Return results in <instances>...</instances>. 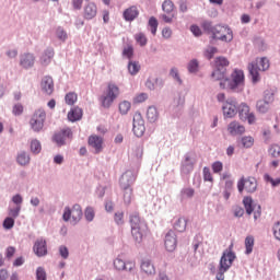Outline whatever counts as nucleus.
<instances>
[{
	"mask_svg": "<svg viewBox=\"0 0 280 280\" xmlns=\"http://www.w3.org/2000/svg\"><path fill=\"white\" fill-rule=\"evenodd\" d=\"M201 27L205 32H208V34H212L213 38L217 40H222L223 43H231V40H233V30L228 25L218 24L213 26L211 22L205 21Z\"/></svg>",
	"mask_w": 280,
	"mask_h": 280,
	"instance_id": "f257e3e1",
	"label": "nucleus"
},
{
	"mask_svg": "<svg viewBox=\"0 0 280 280\" xmlns=\"http://www.w3.org/2000/svg\"><path fill=\"white\" fill-rule=\"evenodd\" d=\"M245 86V75L244 71L240 69H234L231 74V80L225 79L224 82H220L221 89H229L230 91H234V93H241L244 91Z\"/></svg>",
	"mask_w": 280,
	"mask_h": 280,
	"instance_id": "f03ea898",
	"label": "nucleus"
},
{
	"mask_svg": "<svg viewBox=\"0 0 280 280\" xmlns=\"http://www.w3.org/2000/svg\"><path fill=\"white\" fill-rule=\"evenodd\" d=\"M130 224L132 237H135L136 242H141L143 240V235L148 233V224L141 220L139 213L130 215Z\"/></svg>",
	"mask_w": 280,
	"mask_h": 280,
	"instance_id": "7ed1b4c3",
	"label": "nucleus"
},
{
	"mask_svg": "<svg viewBox=\"0 0 280 280\" xmlns=\"http://www.w3.org/2000/svg\"><path fill=\"white\" fill-rule=\"evenodd\" d=\"M135 183V175L132 172H126L120 177V187L124 191L122 194V200L125 205L128 207L130 206V202H132V184Z\"/></svg>",
	"mask_w": 280,
	"mask_h": 280,
	"instance_id": "20e7f679",
	"label": "nucleus"
},
{
	"mask_svg": "<svg viewBox=\"0 0 280 280\" xmlns=\"http://www.w3.org/2000/svg\"><path fill=\"white\" fill-rule=\"evenodd\" d=\"M119 93H120L119 86H117V84L113 82H109L107 84L106 91L100 97V102L103 108H110L115 100L119 97Z\"/></svg>",
	"mask_w": 280,
	"mask_h": 280,
	"instance_id": "39448f33",
	"label": "nucleus"
},
{
	"mask_svg": "<svg viewBox=\"0 0 280 280\" xmlns=\"http://www.w3.org/2000/svg\"><path fill=\"white\" fill-rule=\"evenodd\" d=\"M270 69V60L266 57L257 58L255 62L249 63L248 71L252 75L253 82H259V71H268Z\"/></svg>",
	"mask_w": 280,
	"mask_h": 280,
	"instance_id": "423d86ee",
	"label": "nucleus"
},
{
	"mask_svg": "<svg viewBox=\"0 0 280 280\" xmlns=\"http://www.w3.org/2000/svg\"><path fill=\"white\" fill-rule=\"evenodd\" d=\"M233 261H235V254L231 249L224 250L220 259L219 271L215 276L217 280H224V275L233 266Z\"/></svg>",
	"mask_w": 280,
	"mask_h": 280,
	"instance_id": "0eeeda50",
	"label": "nucleus"
},
{
	"mask_svg": "<svg viewBox=\"0 0 280 280\" xmlns=\"http://www.w3.org/2000/svg\"><path fill=\"white\" fill-rule=\"evenodd\" d=\"M45 119H47V113L44 109H36L30 120L32 130L40 132L45 126Z\"/></svg>",
	"mask_w": 280,
	"mask_h": 280,
	"instance_id": "6e6552de",
	"label": "nucleus"
},
{
	"mask_svg": "<svg viewBox=\"0 0 280 280\" xmlns=\"http://www.w3.org/2000/svg\"><path fill=\"white\" fill-rule=\"evenodd\" d=\"M65 222H69L72 218V222L78 224L82 220V207L80 205H74L71 208L66 207L62 215Z\"/></svg>",
	"mask_w": 280,
	"mask_h": 280,
	"instance_id": "1a4fd4ad",
	"label": "nucleus"
},
{
	"mask_svg": "<svg viewBox=\"0 0 280 280\" xmlns=\"http://www.w3.org/2000/svg\"><path fill=\"white\" fill-rule=\"evenodd\" d=\"M237 189L242 194L245 189L247 194H255L257 191V179L255 177H242L237 182Z\"/></svg>",
	"mask_w": 280,
	"mask_h": 280,
	"instance_id": "9d476101",
	"label": "nucleus"
},
{
	"mask_svg": "<svg viewBox=\"0 0 280 280\" xmlns=\"http://www.w3.org/2000/svg\"><path fill=\"white\" fill-rule=\"evenodd\" d=\"M272 102H275V94H272L270 91H266L264 98L257 101L256 110L261 114L267 113L270 110V104H272Z\"/></svg>",
	"mask_w": 280,
	"mask_h": 280,
	"instance_id": "9b49d317",
	"label": "nucleus"
},
{
	"mask_svg": "<svg viewBox=\"0 0 280 280\" xmlns=\"http://www.w3.org/2000/svg\"><path fill=\"white\" fill-rule=\"evenodd\" d=\"M162 10L165 14L161 15L162 21L164 23H173L174 19H176V12H174V2L172 0H165L162 3Z\"/></svg>",
	"mask_w": 280,
	"mask_h": 280,
	"instance_id": "f8f14e48",
	"label": "nucleus"
},
{
	"mask_svg": "<svg viewBox=\"0 0 280 280\" xmlns=\"http://www.w3.org/2000/svg\"><path fill=\"white\" fill-rule=\"evenodd\" d=\"M132 131L137 137H143L145 135V120H143V116L139 112H136L133 115Z\"/></svg>",
	"mask_w": 280,
	"mask_h": 280,
	"instance_id": "ddd939ff",
	"label": "nucleus"
},
{
	"mask_svg": "<svg viewBox=\"0 0 280 280\" xmlns=\"http://www.w3.org/2000/svg\"><path fill=\"white\" fill-rule=\"evenodd\" d=\"M223 116L226 119H233L237 115V101L235 98H229L222 106Z\"/></svg>",
	"mask_w": 280,
	"mask_h": 280,
	"instance_id": "4468645a",
	"label": "nucleus"
},
{
	"mask_svg": "<svg viewBox=\"0 0 280 280\" xmlns=\"http://www.w3.org/2000/svg\"><path fill=\"white\" fill-rule=\"evenodd\" d=\"M178 246V238L176 237V232L170 230L164 237V248L167 253H174Z\"/></svg>",
	"mask_w": 280,
	"mask_h": 280,
	"instance_id": "2eb2a0df",
	"label": "nucleus"
},
{
	"mask_svg": "<svg viewBox=\"0 0 280 280\" xmlns=\"http://www.w3.org/2000/svg\"><path fill=\"white\" fill-rule=\"evenodd\" d=\"M67 139L71 141L73 139V131H71V128L67 127L61 129L59 132L55 133L54 141L57 143V145H65L67 143Z\"/></svg>",
	"mask_w": 280,
	"mask_h": 280,
	"instance_id": "dca6fc26",
	"label": "nucleus"
},
{
	"mask_svg": "<svg viewBox=\"0 0 280 280\" xmlns=\"http://www.w3.org/2000/svg\"><path fill=\"white\" fill-rule=\"evenodd\" d=\"M88 144L93 148L95 154H100L104 150V138L97 135H91L88 139Z\"/></svg>",
	"mask_w": 280,
	"mask_h": 280,
	"instance_id": "f3484780",
	"label": "nucleus"
},
{
	"mask_svg": "<svg viewBox=\"0 0 280 280\" xmlns=\"http://www.w3.org/2000/svg\"><path fill=\"white\" fill-rule=\"evenodd\" d=\"M36 62V56L31 52H24L20 55V67L22 69H32Z\"/></svg>",
	"mask_w": 280,
	"mask_h": 280,
	"instance_id": "a211bd4d",
	"label": "nucleus"
},
{
	"mask_svg": "<svg viewBox=\"0 0 280 280\" xmlns=\"http://www.w3.org/2000/svg\"><path fill=\"white\" fill-rule=\"evenodd\" d=\"M228 132L232 137H240V136L244 135V132H246V127H244V125L240 124L238 121L234 120L229 124Z\"/></svg>",
	"mask_w": 280,
	"mask_h": 280,
	"instance_id": "6ab92c4d",
	"label": "nucleus"
},
{
	"mask_svg": "<svg viewBox=\"0 0 280 280\" xmlns=\"http://www.w3.org/2000/svg\"><path fill=\"white\" fill-rule=\"evenodd\" d=\"M33 252L37 257H45L47 255V241L38 238L33 246Z\"/></svg>",
	"mask_w": 280,
	"mask_h": 280,
	"instance_id": "aec40b11",
	"label": "nucleus"
},
{
	"mask_svg": "<svg viewBox=\"0 0 280 280\" xmlns=\"http://www.w3.org/2000/svg\"><path fill=\"white\" fill-rule=\"evenodd\" d=\"M140 270L148 277H152V275H156V268L154 267V264H152V260L150 259H142L140 264Z\"/></svg>",
	"mask_w": 280,
	"mask_h": 280,
	"instance_id": "412c9836",
	"label": "nucleus"
},
{
	"mask_svg": "<svg viewBox=\"0 0 280 280\" xmlns=\"http://www.w3.org/2000/svg\"><path fill=\"white\" fill-rule=\"evenodd\" d=\"M97 16V5L93 2L88 3L83 9V19L91 21Z\"/></svg>",
	"mask_w": 280,
	"mask_h": 280,
	"instance_id": "4be33fe9",
	"label": "nucleus"
},
{
	"mask_svg": "<svg viewBox=\"0 0 280 280\" xmlns=\"http://www.w3.org/2000/svg\"><path fill=\"white\" fill-rule=\"evenodd\" d=\"M42 91L46 95H51L54 93V79L51 77H44L42 80Z\"/></svg>",
	"mask_w": 280,
	"mask_h": 280,
	"instance_id": "5701e85b",
	"label": "nucleus"
},
{
	"mask_svg": "<svg viewBox=\"0 0 280 280\" xmlns=\"http://www.w3.org/2000/svg\"><path fill=\"white\" fill-rule=\"evenodd\" d=\"M122 16L125 21H135V19L139 16V9L137 8V5H131L124 11Z\"/></svg>",
	"mask_w": 280,
	"mask_h": 280,
	"instance_id": "b1692460",
	"label": "nucleus"
},
{
	"mask_svg": "<svg viewBox=\"0 0 280 280\" xmlns=\"http://www.w3.org/2000/svg\"><path fill=\"white\" fill-rule=\"evenodd\" d=\"M194 165H196V160L191 159L189 155H186L182 165V172H184V174H191V172H194Z\"/></svg>",
	"mask_w": 280,
	"mask_h": 280,
	"instance_id": "393cba45",
	"label": "nucleus"
},
{
	"mask_svg": "<svg viewBox=\"0 0 280 280\" xmlns=\"http://www.w3.org/2000/svg\"><path fill=\"white\" fill-rule=\"evenodd\" d=\"M187 218L185 217H179L173 225V229L177 231V233H185L187 231Z\"/></svg>",
	"mask_w": 280,
	"mask_h": 280,
	"instance_id": "a878e982",
	"label": "nucleus"
},
{
	"mask_svg": "<svg viewBox=\"0 0 280 280\" xmlns=\"http://www.w3.org/2000/svg\"><path fill=\"white\" fill-rule=\"evenodd\" d=\"M54 56L55 52L52 48L46 49L39 59L40 65H43V67H47V65L51 62V58H54Z\"/></svg>",
	"mask_w": 280,
	"mask_h": 280,
	"instance_id": "bb28decb",
	"label": "nucleus"
},
{
	"mask_svg": "<svg viewBox=\"0 0 280 280\" xmlns=\"http://www.w3.org/2000/svg\"><path fill=\"white\" fill-rule=\"evenodd\" d=\"M68 119L69 121H80L82 119V108L80 107H73L68 113Z\"/></svg>",
	"mask_w": 280,
	"mask_h": 280,
	"instance_id": "cd10ccee",
	"label": "nucleus"
},
{
	"mask_svg": "<svg viewBox=\"0 0 280 280\" xmlns=\"http://www.w3.org/2000/svg\"><path fill=\"white\" fill-rule=\"evenodd\" d=\"M211 78L214 79L215 81L219 80L221 82H224V80H229V78H226V69H221V68H215L211 74Z\"/></svg>",
	"mask_w": 280,
	"mask_h": 280,
	"instance_id": "c85d7f7f",
	"label": "nucleus"
},
{
	"mask_svg": "<svg viewBox=\"0 0 280 280\" xmlns=\"http://www.w3.org/2000/svg\"><path fill=\"white\" fill-rule=\"evenodd\" d=\"M238 117L240 119H246L248 117V115L252 113L250 112V106H248L246 103H242L240 106H238Z\"/></svg>",
	"mask_w": 280,
	"mask_h": 280,
	"instance_id": "c756f323",
	"label": "nucleus"
},
{
	"mask_svg": "<svg viewBox=\"0 0 280 280\" xmlns=\"http://www.w3.org/2000/svg\"><path fill=\"white\" fill-rule=\"evenodd\" d=\"M16 161L19 165H22V166L30 165V161H31L30 154H27L25 151H22L18 154Z\"/></svg>",
	"mask_w": 280,
	"mask_h": 280,
	"instance_id": "7c9ffc66",
	"label": "nucleus"
},
{
	"mask_svg": "<svg viewBox=\"0 0 280 280\" xmlns=\"http://www.w3.org/2000/svg\"><path fill=\"white\" fill-rule=\"evenodd\" d=\"M147 119L149 121L154 122L156 119H159V110H156V107L150 106L147 110Z\"/></svg>",
	"mask_w": 280,
	"mask_h": 280,
	"instance_id": "2f4dec72",
	"label": "nucleus"
},
{
	"mask_svg": "<svg viewBox=\"0 0 280 280\" xmlns=\"http://www.w3.org/2000/svg\"><path fill=\"white\" fill-rule=\"evenodd\" d=\"M230 62L226 57H217L214 60V67L215 69H226L229 67Z\"/></svg>",
	"mask_w": 280,
	"mask_h": 280,
	"instance_id": "473e14b6",
	"label": "nucleus"
},
{
	"mask_svg": "<svg viewBox=\"0 0 280 280\" xmlns=\"http://www.w3.org/2000/svg\"><path fill=\"white\" fill-rule=\"evenodd\" d=\"M130 108H132V105L128 101H122L118 105V110L120 115H128V113L130 112Z\"/></svg>",
	"mask_w": 280,
	"mask_h": 280,
	"instance_id": "72a5a7b5",
	"label": "nucleus"
},
{
	"mask_svg": "<svg viewBox=\"0 0 280 280\" xmlns=\"http://www.w3.org/2000/svg\"><path fill=\"white\" fill-rule=\"evenodd\" d=\"M243 205L245 207L247 215H250V213H253V211H255V208L253 207V198L245 197L243 199Z\"/></svg>",
	"mask_w": 280,
	"mask_h": 280,
	"instance_id": "f704fd0d",
	"label": "nucleus"
},
{
	"mask_svg": "<svg viewBox=\"0 0 280 280\" xmlns=\"http://www.w3.org/2000/svg\"><path fill=\"white\" fill-rule=\"evenodd\" d=\"M242 148H253L255 145V138L250 136H245L241 138Z\"/></svg>",
	"mask_w": 280,
	"mask_h": 280,
	"instance_id": "c9c22d12",
	"label": "nucleus"
},
{
	"mask_svg": "<svg viewBox=\"0 0 280 280\" xmlns=\"http://www.w3.org/2000/svg\"><path fill=\"white\" fill-rule=\"evenodd\" d=\"M65 102L68 106H73L78 102V94L74 92H69L65 96Z\"/></svg>",
	"mask_w": 280,
	"mask_h": 280,
	"instance_id": "e433bc0d",
	"label": "nucleus"
},
{
	"mask_svg": "<svg viewBox=\"0 0 280 280\" xmlns=\"http://www.w3.org/2000/svg\"><path fill=\"white\" fill-rule=\"evenodd\" d=\"M128 71L131 75H137V73L141 71V66L137 61H129Z\"/></svg>",
	"mask_w": 280,
	"mask_h": 280,
	"instance_id": "4c0bfd02",
	"label": "nucleus"
},
{
	"mask_svg": "<svg viewBox=\"0 0 280 280\" xmlns=\"http://www.w3.org/2000/svg\"><path fill=\"white\" fill-rule=\"evenodd\" d=\"M149 27H150V32L153 36H156V30H159V20H156V18L151 16L149 19Z\"/></svg>",
	"mask_w": 280,
	"mask_h": 280,
	"instance_id": "58836bf2",
	"label": "nucleus"
},
{
	"mask_svg": "<svg viewBox=\"0 0 280 280\" xmlns=\"http://www.w3.org/2000/svg\"><path fill=\"white\" fill-rule=\"evenodd\" d=\"M254 246H255V238L253 236H247L245 238L246 255H250V253H253Z\"/></svg>",
	"mask_w": 280,
	"mask_h": 280,
	"instance_id": "ea45409f",
	"label": "nucleus"
},
{
	"mask_svg": "<svg viewBox=\"0 0 280 280\" xmlns=\"http://www.w3.org/2000/svg\"><path fill=\"white\" fill-rule=\"evenodd\" d=\"M125 272H130L131 275H135L137 272V262L135 260H128L125 262Z\"/></svg>",
	"mask_w": 280,
	"mask_h": 280,
	"instance_id": "a19ab883",
	"label": "nucleus"
},
{
	"mask_svg": "<svg viewBox=\"0 0 280 280\" xmlns=\"http://www.w3.org/2000/svg\"><path fill=\"white\" fill-rule=\"evenodd\" d=\"M42 150L43 147L40 145V141L36 139L31 141V152H33V154H40Z\"/></svg>",
	"mask_w": 280,
	"mask_h": 280,
	"instance_id": "79ce46f5",
	"label": "nucleus"
},
{
	"mask_svg": "<svg viewBox=\"0 0 280 280\" xmlns=\"http://www.w3.org/2000/svg\"><path fill=\"white\" fill-rule=\"evenodd\" d=\"M136 42L141 46L145 47L148 45V37H145V34L143 33H138L135 35Z\"/></svg>",
	"mask_w": 280,
	"mask_h": 280,
	"instance_id": "37998d69",
	"label": "nucleus"
},
{
	"mask_svg": "<svg viewBox=\"0 0 280 280\" xmlns=\"http://www.w3.org/2000/svg\"><path fill=\"white\" fill-rule=\"evenodd\" d=\"M213 174H220L224 170V164L221 161H215L211 165Z\"/></svg>",
	"mask_w": 280,
	"mask_h": 280,
	"instance_id": "c03bdc74",
	"label": "nucleus"
},
{
	"mask_svg": "<svg viewBox=\"0 0 280 280\" xmlns=\"http://www.w3.org/2000/svg\"><path fill=\"white\" fill-rule=\"evenodd\" d=\"M203 180L208 183H213V175L211 174V170L208 166L203 167Z\"/></svg>",
	"mask_w": 280,
	"mask_h": 280,
	"instance_id": "a18cd8bd",
	"label": "nucleus"
},
{
	"mask_svg": "<svg viewBox=\"0 0 280 280\" xmlns=\"http://www.w3.org/2000/svg\"><path fill=\"white\" fill-rule=\"evenodd\" d=\"M95 218V210L92 207H88L85 209V220H88V222H93Z\"/></svg>",
	"mask_w": 280,
	"mask_h": 280,
	"instance_id": "49530a36",
	"label": "nucleus"
},
{
	"mask_svg": "<svg viewBox=\"0 0 280 280\" xmlns=\"http://www.w3.org/2000/svg\"><path fill=\"white\" fill-rule=\"evenodd\" d=\"M269 153L273 159H278L280 156V145L279 144H272L269 149Z\"/></svg>",
	"mask_w": 280,
	"mask_h": 280,
	"instance_id": "de8ad7c7",
	"label": "nucleus"
},
{
	"mask_svg": "<svg viewBox=\"0 0 280 280\" xmlns=\"http://www.w3.org/2000/svg\"><path fill=\"white\" fill-rule=\"evenodd\" d=\"M36 279L37 280H47V272L45 271V268H43V267L37 268Z\"/></svg>",
	"mask_w": 280,
	"mask_h": 280,
	"instance_id": "09e8293b",
	"label": "nucleus"
},
{
	"mask_svg": "<svg viewBox=\"0 0 280 280\" xmlns=\"http://www.w3.org/2000/svg\"><path fill=\"white\" fill-rule=\"evenodd\" d=\"M114 268L119 271L124 270V268H126V261H124L121 258H116L114 260Z\"/></svg>",
	"mask_w": 280,
	"mask_h": 280,
	"instance_id": "8fccbe9b",
	"label": "nucleus"
},
{
	"mask_svg": "<svg viewBox=\"0 0 280 280\" xmlns=\"http://www.w3.org/2000/svg\"><path fill=\"white\" fill-rule=\"evenodd\" d=\"M273 237L280 242V221L276 222L272 226Z\"/></svg>",
	"mask_w": 280,
	"mask_h": 280,
	"instance_id": "3c124183",
	"label": "nucleus"
},
{
	"mask_svg": "<svg viewBox=\"0 0 280 280\" xmlns=\"http://www.w3.org/2000/svg\"><path fill=\"white\" fill-rule=\"evenodd\" d=\"M23 110H24V107H23V104H21V103L15 104L12 108V113H13V115H15V117L21 116Z\"/></svg>",
	"mask_w": 280,
	"mask_h": 280,
	"instance_id": "603ef678",
	"label": "nucleus"
},
{
	"mask_svg": "<svg viewBox=\"0 0 280 280\" xmlns=\"http://www.w3.org/2000/svg\"><path fill=\"white\" fill-rule=\"evenodd\" d=\"M56 36H57V38H59V40H63V42L67 40V38H68L67 32L62 27L57 28Z\"/></svg>",
	"mask_w": 280,
	"mask_h": 280,
	"instance_id": "864d4df0",
	"label": "nucleus"
},
{
	"mask_svg": "<svg viewBox=\"0 0 280 280\" xmlns=\"http://www.w3.org/2000/svg\"><path fill=\"white\" fill-rule=\"evenodd\" d=\"M215 54H218V48L215 47H209L206 51H205V56L208 60H211V58H213V56H215Z\"/></svg>",
	"mask_w": 280,
	"mask_h": 280,
	"instance_id": "5fc2aeb1",
	"label": "nucleus"
},
{
	"mask_svg": "<svg viewBox=\"0 0 280 280\" xmlns=\"http://www.w3.org/2000/svg\"><path fill=\"white\" fill-rule=\"evenodd\" d=\"M188 71L189 73H196V71H198V60L192 59L191 61H189Z\"/></svg>",
	"mask_w": 280,
	"mask_h": 280,
	"instance_id": "6e6d98bb",
	"label": "nucleus"
},
{
	"mask_svg": "<svg viewBox=\"0 0 280 280\" xmlns=\"http://www.w3.org/2000/svg\"><path fill=\"white\" fill-rule=\"evenodd\" d=\"M122 56H126V58H132L135 56V48L132 46H127L122 50Z\"/></svg>",
	"mask_w": 280,
	"mask_h": 280,
	"instance_id": "4d7b16f0",
	"label": "nucleus"
},
{
	"mask_svg": "<svg viewBox=\"0 0 280 280\" xmlns=\"http://www.w3.org/2000/svg\"><path fill=\"white\" fill-rule=\"evenodd\" d=\"M3 226L7 230L14 228V219L12 217L5 218L3 221Z\"/></svg>",
	"mask_w": 280,
	"mask_h": 280,
	"instance_id": "13d9d810",
	"label": "nucleus"
},
{
	"mask_svg": "<svg viewBox=\"0 0 280 280\" xmlns=\"http://www.w3.org/2000/svg\"><path fill=\"white\" fill-rule=\"evenodd\" d=\"M20 213H21V206H18L15 209H12V208L9 209V215L13 220L19 218Z\"/></svg>",
	"mask_w": 280,
	"mask_h": 280,
	"instance_id": "bf43d9fd",
	"label": "nucleus"
},
{
	"mask_svg": "<svg viewBox=\"0 0 280 280\" xmlns=\"http://www.w3.org/2000/svg\"><path fill=\"white\" fill-rule=\"evenodd\" d=\"M114 220L118 225L124 224V212H116L114 215Z\"/></svg>",
	"mask_w": 280,
	"mask_h": 280,
	"instance_id": "052dcab7",
	"label": "nucleus"
},
{
	"mask_svg": "<svg viewBox=\"0 0 280 280\" xmlns=\"http://www.w3.org/2000/svg\"><path fill=\"white\" fill-rule=\"evenodd\" d=\"M243 121H247L249 125H253L255 121H257V117H255V113L250 112L247 117L243 119Z\"/></svg>",
	"mask_w": 280,
	"mask_h": 280,
	"instance_id": "680f3d73",
	"label": "nucleus"
},
{
	"mask_svg": "<svg viewBox=\"0 0 280 280\" xmlns=\"http://www.w3.org/2000/svg\"><path fill=\"white\" fill-rule=\"evenodd\" d=\"M59 255L63 258L67 259L69 257V249L67 246H60L59 247Z\"/></svg>",
	"mask_w": 280,
	"mask_h": 280,
	"instance_id": "e2e57ef3",
	"label": "nucleus"
},
{
	"mask_svg": "<svg viewBox=\"0 0 280 280\" xmlns=\"http://www.w3.org/2000/svg\"><path fill=\"white\" fill-rule=\"evenodd\" d=\"M182 194L183 196H185L186 198H192L194 197V194H195V190L194 188H184L182 190Z\"/></svg>",
	"mask_w": 280,
	"mask_h": 280,
	"instance_id": "0e129e2a",
	"label": "nucleus"
},
{
	"mask_svg": "<svg viewBox=\"0 0 280 280\" xmlns=\"http://www.w3.org/2000/svg\"><path fill=\"white\" fill-rule=\"evenodd\" d=\"M190 32L194 34V36H202V31L198 25H191Z\"/></svg>",
	"mask_w": 280,
	"mask_h": 280,
	"instance_id": "69168bd1",
	"label": "nucleus"
},
{
	"mask_svg": "<svg viewBox=\"0 0 280 280\" xmlns=\"http://www.w3.org/2000/svg\"><path fill=\"white\" fill-rule=\"evenodd\" d=\"M82 3L84 0H72L73 10H82Z\"/></svg>",
	"mask_w": 280,
	"mask_h": 280,
	"instance_id": "338daca9",
	"label": "nucleus"
},
{
	"mask_svg": "<svg viewBox=\"0 0 280 280\" xmlns=\"http://www.w3.org/2000/svg\"><path fill=\"white\" fill-rule=\"evenodd\" d=\"M162 36H163V38H172V28L164 27L162 30Z\"/></svg>",
	"mask_w": 280,
	"mask_h": 280,
	"instance_id": "774afa93",
	"label": "nucleus"
}]
</instances>
